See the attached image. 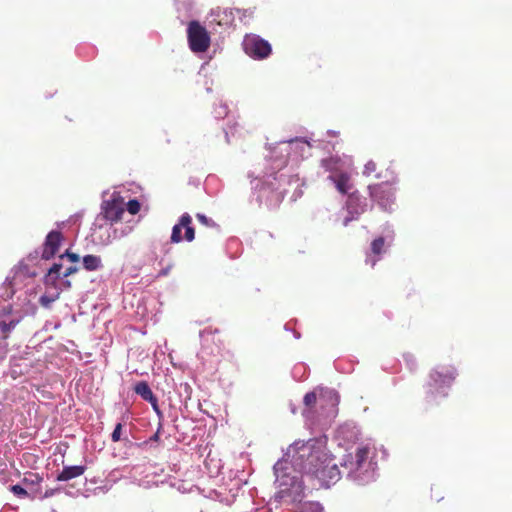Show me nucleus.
<instances>
[{"mask_svg":"<svg viewBox=\"0 0 512 512\" xmlns=\"http://www.w3.org/2000/svg\"><path fill=\"white\" fill-rule=\"evenodd\" d=\"M326 444L325 435L308 441H295L283 457L299 472L314 476L322 487L329 488L340 480L341 472L328 454Z\"/></svg>","mask_w":512,"mask_h":512,"instance_id":"f257e3e1","label":"nucleus"},{"mask_svg":"<svg viewBox=\"0 0 512 512\" xmlns=\"http://www.w3.org/2000/svg\"><path fill=\"white\" fill-rule=\"evenodd\" d=\"M249 177L252 189L258 192L257 200L267 207L278 206L289 188L294 189V200L302 195L298 175L285 162H258Z\"/></svg>","mask_w":512,"mask_h":512,"instance_id":"f03ea898","label":"nucleus"},{"mask_svg":"<svg viewBox=\"0 0 512 512\" xmlns=\"http://www.w3.org/2000/svg\"><path fill=\"white\" fill-rule=\"evenodd\" d=\"M339 395L334 389L319 388L308 392L303 399V416L311 425L324 429L338 414Z\"/></svg>","mask_w":512,"mask_h":512,"instance_id":"7ed1b4c3","label":"nucleus"},{"mask_svg":"<svg viewBox=\"0 0 512 512\" xmlns=\"http://www.w3.org/2000/svg\"><path fill=\"white\" fill-rule=\"evenodd\" d=\"M273 471L277 489L274 494L275 501L291 505L301 503L305 498V487L300 472L285 457L274 464Z\"/></svg>","mask_w":512,"mask_h":512,"instance_id":"20e7f679","label":"nucleus"},{"mask_svg":"<svg viewBox=\"0 0 512 512\" xmlns=\"http://www.w3.org/2000/svg\"><path fill=\"white\" fill-rule=\"evenodd\" d=\"M372 450L368 446L357 447L355 456L345 455L341 466L347 470V477L359 485L375 480L377 463L373 460Z\"/></svg>","mask_w":512,"mask_h":512,"instance_id":"39448f33","label":"nucleus"},{"mask_svg":"<svg viewBox=\"0 0 512 512\" xmlns=\"http://www.w3.org/2000/svg\"><path fill=\"white\" fill-rule=\"evenodd\" d=\"M125 213V198L119 191H114L109 195L107 199H104L101 205V214L97 218V221L104 219L109 222L107 228L108 237L107 241H111V238H119L127 235L131 231L130 226L121 228L120 232L115 225L119 222Z\"/></svg>","mask_w":512,"mask_h":512,"instance_id":"423d86ee","label":"nucleus"},{"mask_svg":"<svg viewBox=\"0 0 512 512\" xmlns=\"http://www.w3.org/2000/svg\"><path fill=\"white\" fill-rule=\"evenodd\" d=\"M457 376V370L452 365H437L429 375L427 394L434 400L444 398Z\"/></svg>","mask_w":512,"mask_h":512,"instance_id":"0eeeda50","label":"nucleus"},{"mask_svg":"<svg viewBox=\"0 0 512 512\" xmlns=\"http://www.w3.org/2000/svg\"><path fill=\"white\" fill-rule=\"evenodd\" d=\"M344 162H323L325 172H327L326 180L335 187L342 195H347L353 191V169L345 166Z\"/></svg>","mask_w":512,"mask_h":512,"instance_id":"6e6552de","label":"nucleus"},{"mask_svg":"<svg viewBox=\"0 0 512 512\" xmlns=\"http://www.w3.org/2000/svg\"><path fill=\"white\" fill-rule=\"evenodd\" d=\"M392 176V172H389ZM376 178H385L386 182L390 180V177L387 175L382 176L381 173H377L375 175ZM370 190V196L373 199L374 202L377 203V205L385 212H391L393 210V205L395 203V188H393L391 185L380 184L376 186L369 185Z\"/></svg>","mask_w":512,"mask_h":512,"instance_id":"1a4fd4ad","label":"nucleus"},{"mask_svg":"<svg viewBox=\"0 0 512 512\" xmlns=\"http://www.w3.org/2000/svg\"><path fill=\"white\" fill-rule=\"evenodd\" d=\"M190 49L195 53L206 52L210 46V36L198 21H191L187 28Z\"/></svg>","mask_w":512,"mask_h":512,"instance_id":"9d476101","label":"nucleus"},{"mask_svg":"<svg viewBox=\"0 0 512 512\" xmlns=\"http://www.w3.org/2000/svg\"><path fill=\"white\" fill-rule=\"evenodd\" d=\"M344 209L346 210L347 215L344 217L342 225L347 227L352 221L358 220L359 217L367 211L368 201L355 190L347 194Z\"/></svg>","mask_w":512,"mask_h":512,"instance_id":"9b49d317","label":"nucleus"},{"mask_svg":"<svg viewBox=\"0 0 512 512\" xmlns=\"http://www.w3.org/2000/svg\"><path fill=\"white\" fill-rule=\"evenodd\" d=\"M394 238V232L387 227L384 230V235L374 239L370 245V249L366 252V264L374 267L381 259L382 255L386 253L388 247L391 245Z\"/></svg>","mask_w":512,"mask_h":512,"instance_id":"f8f14e48","label":"nucleus"},{"mask_svg":"<svg viewBox=\"0 0 512 512\" xmlns=\"http://www.w3.org/2000/svg\"><path fill=\"white\" fill-rule=\"evenodd\" d=\"M242 46L245 53L253 59H265L272 52L269 42L256 34H247L243 39Z\"/></svg>","mask_w":512,"mask_h":512,"instance_id":"ddd939ff","label":"nucleus"},{"mask_svg":"<svg viewBox=\"0 0 512 512\" xmlns=\"http://www.w3.org/2000/svg\"><path fill=\"white\" fill-rule=\"evenodd\" d=\"M284 148L282 150L287 152V157L292 159H307L312 157V145L304 138H294L289 141L281 143Z\"/></svg>","mask_w":512,"mask_h":512,"instance_id":"4468645a","label":"nucleus"},{"mask_svg":"<svg viewBox=\"0 0 512 512\" xmlns=\"http://www.w3.org/2000/svg\"><path fill=\"white\" fill-rule=\"evenodd\" d=\"M192 218L188 213L182 214L179 222L172 228L171 242L179 243L183 239L191 242L195 238L194 228L191 225Z\"/></svg>","mask_w":512,"mask_h":512,"instance_id":"2eb2a0df","label":"nucleus"},{"mask_svg":"<svg viewBox=\"0 0 512 512\" xmlns=\"http://www.w3.org/2000/svg\"><path fill=\"white\" fill-rule=\"evenodd\" d=\"M79 270L77 265L70 264L65 266L63 262L54 263L44 277L45 285L56 284L62 280H68L67 277L76 273Z\"/></svg>","mask_w":512,"mask_h":512,"instance_id":"dca6fc26","label":"nucleus"},{"mask_svg":"<svg viewBox=\"0 0 512 512\" xmlns=\"http://www.w3.org/2000/svg\"><path fill=\"white\" fill-rule=\"evenodd\" d=\"M47 287H51L50 290H47L43 295L40 296L39 302L45 308H50L52 303H54L60 296L61 291L68 290L71 288L70 280H62L56 284L46 285Z\"/></svg>","mask_w":512,"mask_h":512,"instance_id":"f3484780","label":"nucleus"},{"mask_svg":"<svg viewBox=\"0 0 512 512\" xmlns=\"http://www.w3.org/2000/svg\"><path fill=\"white\" fill-rule=\"evenodd\" d=\"M62 240L61 233L59 231H51L46 236L43 250H42V258L45 260H49L57 253L60 243Z\"/></svg>","mask_w":512,"mask_h":512,"instance_id":"a211bd4d","label":"nucleus"},{"mask_svg":"<svg viewBox=\"0 0 512 512\" xmlns=\"http://www.w3.org/2000/svg\"><path fill=\"white\" fill-rule=\"evenodd\" d=\"M339 445L355 443L359 439V430L353 423L341 425L336 432Z\"/></svg>","mask_w":512,"mask_h":512,"instance_id":"6ab92c4d","label":"nucleus"},{"mask_svg":"<svg viewBox=\"0 0 512 512\" xmlns=\"http://www.w3.org/2000/svg\"><path fill=\"white\" fill-rule=\"evenodd\" d=\"M86 471L84 465L64 466L62 471L57 475V481H69L71 479L80 477Z\"/></svg>","mask_w":512,"mask_h":512,"instance_id":"aec40b11","label":"nucleus"},{"mask_svg":"<svg viewBox=\"0 0 512 512\" xmlns=\"http://www.w3.org/2000/svg\"><path fill=\"white\" fill-rule=\"evenodd\" d=\"M134 391L137 395H139L143 400L151 403L155 402L156 396L153 394L150 386L145 381H140L135 384Z\"/></svg>","mask_w":512,"mask_h":512,"instance_id":"412c9836","label":"nucleus"},{"mask_svg":"<svg viewBox=\"0 0 512 512\" xmlns=\"http://www.w3.org/2000/svg\"><path fill=\"white\" fill-rule=\"evenodd\" d=\"M82 265L87 271H98L103 268L101 257L92 254H88L83 257Z\"/></svg>","mask_w":512,"mask_h":512,"instance_id":"4be33fe9","label":"nucleus"},{"mask_svg":"<svg viewBox=\"0 0 512 512\" xmlns=\"http://www.w3.org/2000/svg\"><path fill=\"white\" fill-rule=\"evenodd\" d=\"M296 505H300V512H324L323 505L317 501H302Z\"/></svg>","mask_w":512,"mask_h":512,"instance_id":"5701e85b","label":"nucleus"},{"mask_svg":"<svg viewBox=\"0 0 512 512\" xmlns=\"http://www.w3.org/2000/svg\"><path fill=\"white\" fill-rule=\"evenodd\" d=\"M125 210H127L131 215H135L140 210V203L136 199H130L127 202L125 201Z\"/></svg>","mask_w":512,"mask_h":512,"instance_id":"b1692460","label":"nucleus"},{"mask_svg":"<svg viewBox=\"0 0 512 512\" xmlns=\"http://www.w3.org/2000/svg\"><path fill=\"white\" fill-rule=\"evenodd\" d=\"M18 322V319H11L9 322H7L5 319L0 317V330H2L3 333H7L11 331Z\"/></svg>","mask_w":512,"mask_h":512,"instance_id":"393cba45","label":"nucleus"},{"mask_svg":"<svg viewBox=\"0 0 512 512\" xmlns=\"http://www.w3.org/2000/svg\"><path fill=\"white\" fill-rule=\"evenodd\" d=\"M14 280L17 278H20L22 276H34L35 272H30L27 265L20 263L18 267L16 268Z\"/></svg>","mask_w":512,"mask_h":512,"instance_id":"a878e982","label":"nucleus"},{"mask_svg":"<svg viewBox=\"0 0 512 512\" xmlns=\"http://www.w3.org/2000/svg\"><path fill=\"white\" fill-rule=\"evenodd\" d=\"M65 259H68L70 261L71 264H76L79 262L80 260V257L78 254L76 253H73V252H69L68 250L62 254L60 257H59V260L61 262H63Z\"/></svg>","mask_w":512,"mask_h":512,"instance_id":"bb28decb","label":"nucleus"},{"mask_svg":"<svg viewBox=\"0 0 512 512\" xmlns=\"http://www.w3.org/2000/svg\"><path fill=\"white\" fill-rule=\"evenodd\" d=\"M306 366L304 364H298L293 368L292 374L293 377L297 380H301L306 373Z\"/></svg>","mask_w":512,"mask_h":512,"instance_id":"cd10ccee","label":"nucleus"},{"mask_svg":"<svg viewBox=\"0 0 512 512\" xmlns=\"http://www.w3.org/2000/svg\"><path fill=\"white\" fill-rule=\"evenodd\" d=\"M403 359H404V362L406 363L407 367L412 371L416 368L417 366V361H416V358L413 354L411 353H405L403 354Z\"/></svg>","mask_w":512,"mask_h":512,"instance_id":"c85d7f7f","label":"nucleus"},{"mask_svg":"<svg viewBox=\"0 0 512 512\" xmlns=\"http://www.w3.org/2000/svg\"><path fill=\"white\" fill-rule=\"evenodd\" d=\"M121 430H122V424L121 423L116 424V426L111 434V439L113 442H118L120 440Z\"/></svg>","mask_w":512,"mask_h":512,"instance_id":"c756f323","label":"nucleus"},{"mask_svg":"<svg viewBox=\"0 0 512 512\" xmlns=\"http://www.w3.org/2000/svg\"><path fill=\"white\" fill-rule=\"evenodd\" d=\"M154 412L156 413L158 419H159V423H162L163 421V418H164V415H163V412L161 411L159 405H158V400L157 398L155 399V402H151L150 403Z\"/></svg>","mask_w":512,"mask_h":512,"instance_id":"7c9ffc66","label":"nucleus"},{"mask_svg":"<svg viewBox=\"0 0 512 512\" xmlns=\"http://www.w3.org/2000/svg\"><path fill=\"white\" fill-rule=\"evenodd\" d=\"M11 491L14 493V495H16L18 497L27 496V491L20 485L11 486Z\"/></svg>","mask_w":512,"mask_h":512,"instance_id":"2f4dec72","label":"nucleus"},{"mask_svg":"<svg viewBox=\"0 0 512 512\" xmlns=\"http://www.w3.org/2000/svg\"><path fill=\"white\" fill-rule=\"evenodd\" d=\"M377 170V163L376 162H367L364 168V174L371 175L373 172Z\"/></svg>","mask_w":512,"mask_h":512,"instance_id":"473e14b6","label":"nucleus"},{"mask_svg":"<svg viewBox=\"0 0 512 512\" xmlns=\"http://www.w3.org/2000/svg\"><path fill=\"white\" fill-rule=\"evenodd\" d=\"M61 491V488L60 487H57V488H51V489H47L43 496L41 497V499H46V498H50L54 495H56L57 493H59Z\"/></svg>","mask_w":512,"mask_h":512,"instance_id":"72a5a7b5","label":"nucleus"},{"mask_svg":"<svg viewBox=\"0 0 512 512\" xmlns=\"http://www.w3.org/2000/svg\"><path fill=\"white\" fill-rule=\"evenodd\" d=\"M196 217L199 220V222H201L202 224H205V225H209L210 223L214 224V222L211 219H209L208 217H206L204 214L198 213Z\"/></svg>","mask_w":512,"mask_h":512,"instance_id":"f704fd0d","label":"nucleus"},{"mask_svg":"<svg viewBox=\"0 0 512 512\" xmlns=\"http://www.w3.org/2000/svg\"><path fill=\"white\" fill-rule=\"evenodd\" d=\"M162 430V423H158L157 431L154 433L152 437H150L149 442L155 441L158 442L160 439V432Z\"/></svg>","mask_w":512,"mask_h":512,"instance_id":"c9c22d12","label":"nucleus"},{"mask_svg":"<svg viewBox=\"0 0 512 512\" xmlns=\"http://www.w3.org/2000/svg\"><path fill=\"white\" fill-rule=\"evenodd\" d=\"M11 311V306L10 305H7V306H4L3 307V312H4V315L3 317L6 315V314H9Z\"/></svg>","mask_w":512,"mask_h":512,"instance_id":"e433bc0d","label":"nucleus"},{"mask_svg":"<svg viewBox=\"0 0 512 512\" xmlns=\"http://www.w3.org/2000/svg\"><path fill=\"white\" fill-rule=\"evenodd\" d=\"M168 271H169L168 269L162 270V271L160 272V275H167V274H168Z\"/></svg>","mask_w":512,"mask_h":512,"instance_id":"4c0bfd02","label":"nucleus"},{"mask_svg":"<svg viewBox=\"0 0 512 512\" xmlns=\"http://www.w3.org/2000/svg\"><path fill=\"white\" fill-rule=\"evenodd\" d=\"M294 337H295L296 339H299V338H300V334H299L298 332L294 331Z\"/></svg>","mask_w":512,"mask_h":512,"instance_id":"58836bf2","label":"nucleus"},{"mask_svg":"<svg viewBox=\"0 0 512 512\" xmlns=\"http://www.w3.org/2000/svg\"><path fill=\"white\" fill-rule=\"evenodd\" d=\"M12 295H13V291L11 290L10 292H7L6 296H7V298H10V297H12Z\"/></svg>","mask_w":512,"mask_h":512,"instance_id":"ea45409f","label":"nucleus"}]
</instances>
